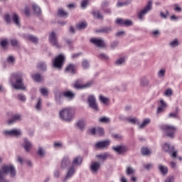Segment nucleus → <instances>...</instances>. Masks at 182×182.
<instances>
[{
	"label": "nucleus",
	"instance_id": "10",
	"mask_svg": "<svg viewBox=\"0 0 182 182\" xmlns=\"http://www.w3.org/2000/svg\"><path fill=\"white\" fill-rule=\"evenodd\" d=\"M49 42L53 45V46H55V48H60V45H59V43L58 42V36H56V33L51 32L49 34Z\"/></svg>",
	"mask_w": 182,
	"mask_h": 182
},
{
	"label": "nucleus",
	"instance_id": "5",
	"mask_svg": "<svg viewBox=\"0 0 182 182\" xmlns=\"http://www.w3.org/2000/svg\"><path fill=\"white\" fill-rule=\"evenodd\" d=\"M153 8V1H149L146 6L140 11V12L138 13V18L139 21H143L144 19V16L151 11Z\"/></svg>",
	"mask_w": 182,
	"mask_h": 182
},
{
	"label": "nucleus",
	"instance_id": "32",
	"mask_svg": "<svg viewBox=\"0 0 182 182\" xmlns=\"http://www.w3.org/2000/svg\"><path fill=\"white\" fill-rule=\"evenodd\" d=\"M125 63H126V58L120 57L119 58L116 60L115 65L116 66H122V65H124Z\"/></svg>",
	"mask_w": 182,
	"mask_h": 182
},
{
	"label": "nucleus",
	"instance_id": "59",
	"mask_svg": "<svg viewBox=\"0 0 182 182\" xmlns=\"http://www.w3.org/2000/svg\"><path fill=\"white\" fill-rule=\"evenodd\" d=\"M89 5V1L88 0H83L81 2V8H83V9H86V6Z\"/></svg>",
	"mask_w": 182,
	"mask_h": 182
},
{
	"label": "nucleus",
	"instance_id": "13",
	"mask_svg": "<svg viewBox=\"0 0 182 182\" xmlns=\"http://www.w3.org/2000/svg\"><path fill=\"white\" fill-rule=\"evenodd\" d=\"M82 163H83V158L80 156H75L71 162V166L74 167H79V166H82Z\"/></svg>",
	"mask_w": 182,
	"mask_h": 182
},
{
	"label": "nucleus",
	"instance_id": "50",
	"mask_svg": "<svg viewBox=\"0 0 182 182\" xmlns=\"http://www.w3.org/2000/svg\"><path fill=\"white\" fill-rule=\"evenodd\" d=\"M141 154H143V156H150L151 151L147 148H142Z\"/></svg>",
	"mask_w": 182,
	"mask_h": 182
},
{
	"label": "nucleus",
	"instance_id": "51",
	"mask_svg": "<svg viewBox=\"0 0 182 182\" xmlns=\"http://www.w3.org/2000/svg\"><path fill=\"white\" fill-rule=\"evenodd\" d=\"M160 16L163 19H167V17L170 16V12H168L167 10H166L165 13L164 12H161L160 13Z\"/></svg>",
	"mask_w": 182,
	"mask_h": 182
},
{
	"label": "nucleus",
	"instance_id": "42",
	"mask_svg": "<svg viewBox=\"0 0 182 182\" xmlns=\"http://www.w3.org/2000/svg\"><path fill=\"white\" fill-rule=\"evenodd\" d=\"M92 15L97 19H103V16L100 14V11L97 10L92 12Z\"/></svg>",
	"mask_w": 182,
	"mask_h": 182
},
{
	"label": "nucleus",
	"instance_id": "17",
	"mask_svg": "<svg viewBox=\"0 0 182 182\" xmlns=\"http://www.w3.org/2000/svg\"><path fill=\"white\" fill-rule=\"evenodd\" d=\"M70 158L68 156H64L60 164L61 168H68L70 166Z\"/></svg>",
	"mask_w": 182,
	"mask_h": 182
},
{
	"label": "nucleus",
	"instance_id": "19",
	"mask_svg": "<svg viewBox=\"0 0 182 182\" xmlns=\"http://www.w3.org/2000/svg\"><path fill=\"white\" fill-rule=\"evenodd\" d=\"M74 86L75 89H87L93 86V81H89L85 85H80V84H78L77 82H75Z\"/></svg>",
	"mask_w": 182,
	"mask_h": 182
},
{
	"label": "nucleus",
	"instance_id": "39",
	"mask_svg": "<svg viewBox=\"0 0 182 182\" xmlns=\"http://www.w3.org/2000/svg\"><path fill=\"white\" fill-rule=\"evenodd\" d=\"M150 124V119L147 118L145 119L142 123L139 125V129H144L146 126H148Z\"/></svg>",
	"mask_w": 182,
	"mask_h": 182
},
{
	"label": "nucleus",
	"instance_id": "23",
	"mask_svg": "<svg viewBox=\"0 0 182 182\" xmlns=\"http://www.w3.org/2000/svg\"><path fill=\"white\" fill-rule=\"evenodd\" d=\"M22 120V116L21 114H15L12 117L11 119H9L7 121L8 124H14V123H16V122H21Z\"/></svg>",
	"mask_w": 182,
	"mask_h": 182
},
{
	"label": "nucleus",
	"instance_id": "56",
	"mask_svg": "<svg viewBox=\"0 0 182 182\" xmlns=\"http://www.w3.org/2000/svg\"><path fill=\"white\" fill-rule=\"evenodd\" d=\"M173 95V90L171 88H168L165 91L164 95L169 97V96H171Z\"/></svg>",
	"mask_w": 182,
	"mask_h": 182
},
{
	"label": "nucleus",
	"instance_id": "6",
	"mask_svg": "<svg viewBox=\"0 0 182 182\" xmlns=\"http://www.w3.org/2000/svg\"><path fill=\"white\" fill-rule=\"evenodd\" d=\"M4 136H11L14 137H21L23 133L21 129H13L11 130H4L3 132Z\"/></svg>",
	"mask_w": 182,
	"mask_h": 182
},
{
	"label": "nucleus",
	"instance_id": "26",
	"mask_svg": "<svg viewBox=\"0 0 182 182\" xmlns=\"http://www.w3.org/2000/svg\"><path fill=\"white\" fill-rule=\"evenodd\" d=\"M149 79H147V77H142L140 78V86L141 87H147V86H149Z\"/></svg>",
	"mask_w": 182,
	"mask_h": 182
},
{
	"label": "nucleus",
	"instance_id": "2",
	"mask_svg": "<svg viewBox=\"0 0 182 182\" xmlns=\"http://www.w3.org/2000/svg\"><path fill=\"white\" fill-rule=\"evenodd\" d=\"M10 174V177L14 178L16 176V169L14 165L4 164L0 168V182H9L5 179V176Z\"/></svg>",
	"mask_w": 182,
	"mask_h": 182
},
{
	"label": "nucleus",
	"instance_id": "12",
	"mask_svg": "<svg viewBox=\"0 0 182 182\" xmlns=\"http://www.w3.org/2000/svg\"><path fill=\"white\" fill-rule=\"evenodd\" d=\"M90 42L98 48H105V41L103 39L93 38L90 40Z\"/></svg>",
	"mask_w": 182,
	"mask_h": 182
},
{
	"label": "nucleus",
	"instance_id": "40",
	"mask_svg": "<svg viewBox=\"0 0 182 182\" xmlns=\"http://www.w3.org/2000/svg\"><path fill=\"white\" fill-rule=\"evenodd\" d=\"M180 45V41H178V39L175 38L172 41L170 42L169 46L171 48H177Z\"/></svg>",
	"mask_w": 182,
	"mask_h": 182
},
{
	"label": "nucleus",
	"instance_id": "1",
	"mask_svg": "<svg viewBox=\"0 0 182 182\" xmlns=\"http://www.w3.org/2000/svg\"><path fill=\"white\" fill-rule=\"evenodd\" d=\"M23 76L25 75L21 72L14 73L11 75L10 82L14 89L16 90H26V86L23 84Z\"/></svg>",
	"mask_w": 182,
	"mask_h": 182
},
{
	"label": "nucleus",
	"instance_id": "35",
	"mask_svg": "<svg viewBox=\"0 0 182 182\" xmlns=\"http://www.w3.org/2000/svg\"><path fill=\"white\" fill-rule=\"evenodd\" d=\"M127 120L128 123H130L131 124H140V120L136 117L127 118Z\"/></svg>",
	"mask_w": 182,
	"mask_h": 182
},
{
	"label": "nucleus",
	"instance_id": "47",
	"mask_svg": "<svg viewBox=\"0 0 182 182\" xmlns=\"http://www.w3.org/2000/svg\"><path fill=\"white\" fill-rule=\"evenodd\" d=\"M36 110L41 112L42 110V99L39 98L38 101L36 105Z\"/></svg>",
	"mask_w": 182,
	"mask_h": 182
},
{
	"label": "nucleus",
	"instance_id": "4",
	"mask_svg": "<svg viewBox=\"0 0 182 182\" xmlns=\"http://www.w3.org/2000/svg\"><path fill=\"white\" fill-rule=\"evenodd\" d=\"M60 119L64 122H70L73 119V112L70 108H65L60 112Z\"/></svg>",
	"mask_w": 182,
	"mask_h": 182
},
{
	"label": "nucleus",
	"instance_id": "29",
	"mask_svg": "<svg viewBox=\"0 0 182 182\" xmlns=\"http://www.w3.org/2000/svg\"><path fill=\"white\" fill-rule=\"evenodd\" d=\"M63 94H62L60 92H57L55 94V100L58 105H60V103H62V102H63Z\"/></svg>",
	"mask_w": 182,
	"mask_h": 182
},
{
	"label": "nucleus",
	"instance_id": "18",
	"mask_svg": "<svg viewBox=\"0 0 182 182\" xmlns=\"http://www.w3.org/2000/svg\"><path fill=\"white\" fill-rule=\"evenodd\" d=\"M75 173H76V169L73 166H70L67 172V174L64 178V182L68 181V180H70L71 177H73L75 175Z\"/></svg>",
	"mask_w": 182,
	"mask_h": 182
},
{
	"label": "nucleus",
	"instance_id": "11",
	"mask_svg": "<svg viewBox=\"0 0 182 182\" xmlns=\"http://www.w3.org/2000/svg\"><path fill=\"white\" fill-rule=\"evenodd\" d=\"M110 146V140L100 141L95 144V149H107Z\"/></svg>",
	"mask_w": 182,
	"mask_h": 182
},
{
	"label": "nucleus",
	"instance_id": "24",
	"mask_svg": "<svg viewBox=\"0 0 182 182\" xmlns=\"http://www.w3.org/2000/svg\"><path fill=\"white\" fill-rule=\"evenodd\" d=\"M63 96L69 100L75 99L76 94L70 90L65 91L63 93Z\"/></svg>",
	"mask_w": 182,
	"mask_h": 182
},
{
	"label": "nucleus",
	"instance_id": "46",
	"mask_svg": "<svg viewBox=\"0 0 182 182\" xmlns=\"http://www.w3.org/2000/svg\"><path fill=\"white\" fill-rule=\"evenodd\" d=\"M11 46H14V48H19V46H21V44L19 43L18 41L16 39H11Z\"/></svg>",
	"mask_w": 182,
	"mask_h": 182
},
{
	"label": "nucleus",
	"instance_id": "31",
	"mask_svg": "<svg viewBox=\"0 0 182 182\" xmlns=\"http://www.w3.org/2000/svg\"><path fill=\"white\" fill-rule=\"evenodd\" d=\"M99 100L101 103H102L103 105H109V102H110V100L107 97H105L104 95H100L99 97Z\"/></svg>",
	"mask_w": 182,
	"mask_h": 182
},
{
	"label": "nucleus",
	"instance_id": "3",
	"mask_svg": "<svg viewBox=\"0 0 182 182\" xmlns=\"http://www.w3.org/2000/svg\"><path fill=\"white\" fill-rule=\"evenodd\" d=\"M161 130L166 133L168 137L171 139H174V136L176 134V132L177 131V128L175 126L170 124H163L161 126Z\"/></svg>",
	"mask_w": 182,
	"mask_h": 182
},
{
	"label": "nucleus",
	"instance_id": "41",
	"mask_svg": "<svg viewBox=\"0 0 182 182\" xmlns=\"http://www.w3.org/2000/svg\"><path fill=\"white\" fill-rule=\"evenodd\" d=\"M33 9L34 11V13L36 15H41V14H42V11L41 10V7H39L38 5L36 4H33Z\"/></svg>",
	"mask_w": 182,
	"mask_h": 182
},
{
	"label": "nucleus",
	"instance_id": "44",
	"mask_svg": "<svg viewBox=\"0 0 182 182\" xmlns=\"http://www.w3.org/2000/svg\"><path fill=\"white\" fill-rule=\"evenodd\" d=\"M158 77L163 79L166 76V69L161 68L157 73Z\"/></svg>",
	"mask_w": 182,
	"mask_h": 182
},
{
	"label": "nucleus",
	"instance_id": "30",
	"mask_svg": "<svg viewBox=\"0 0 182 182\" xmlns=\"http://www.w3.org/2000/svg\"><path fill=\"white\" fill-rule=\"evenodd\" d=\"M97 58H98V59H100V60H104V62H107V60H109V59H110L109 55L104 53H100L97 55Z\"/></svg>",
	"mask_w": 182,
	"mask_h": 182
},
{
	"label": "nucleus",
	"instance_id": "20",
	"mask_svg": "<svg viewBox=\"0 0 182 182\" xmlns=\"http://www.w3.org/2000/svg\"><path fill=\"white\" fill-rule=\"evenodd\" d=\"M162 149L165 153H168V154H171L173 151H174V146H171L170 144L164 143L162 145Z\"/></svg>",
	"mask_w": 182,
	"mask_h": 182
},
{
	"label": "nucleus",
	"instance_id": "16",
	"mask_svg": "<svg viewBox=\"0 0 182 182\" xmlns=\"http://www.w3.org/2000/svg\"><path fill=\"white\" fill-rule=\"evenodd\" d=\"M23 149H25L27 153H29L31 151V149H32V142L29 141L27 138H24L23 140V144H22Z\"/></svg>",
	"mask_w": 182,
	"mask_h": 182
},
{
	"label": "nucleus",
	"instance_id": "45",
	"mask_svg": "<svg viewBox=\"0 0 182 182\" xmlns=\"http://www.w3.org/2000/svg\"><path fill=\"white\" fill-rule=\"evenodd\" d=\"M87 26V23H86L85 22H81V23H79L78 24H77V28L80 31H82V29L86 28Z\"/></svg>",
	"mask_w": 182,
	"mask_h": 182
},
{
	"label": "nucleus",
	"instance_id": "27",
	"mask_svg": "<svg viewBox=\"0 0 182 182\" xmlns=\"http://www.w3.org/2000/svg\"><path fill=\"white\" fill-rule=\"evenodd\" d=\"M161 106L158 107L156 113L159 114V113H163L164 112V107H167V104L164 102V100H161L160 101Z\"/></svg>",
	"mask_w": 182,
	"mask_h": 182
},
{
	"label": "nucleus",
	"instance_id": "25",
	"mask_svg": "<svg viewBox=\"0 0 182 182\" xmlns=\"http://www.w3.org/2000/svg\"><path fill=\"white\" fill-rule=\"evenodd\" d=\"M110 154L107 152L100 154L96 155V158L100 160V161H106L107 160V157H109Z\"/></svg>",
	"mask_w": 182,
	"mask_h": 182
},
{
	"label": "nucleus",
	"instance_id": "33",
	"mask_svg": "<svg viewBox=\"0 0 182 182\" xmlns=\"http://www.w3.org/2000/svg\"><path fill=\"white\" fill-rule=\"evenodd\" d=\"M31 77L33 80H35L36 82H42V80H43V77H42V75H41V74H39V73L32 75Z\"/></svg>",
	"mask_w": 182,
	"mask_h": 182
},
{
	"label": "nucleus",
	"instance_id": "28",
	"mask_svg": "<svg viewBox=\"0 0 182 182\" xmlns=\"http://www.w3.org/2000/svg\"><path fill=\"white\" fill-rule=\"evenodd\" d=\"M112 27H105L101 29L96 30L97 33H110Z\"/></svg>",
	"mask_w": 182,
	"mask_h": 182
},
{
	"label": "nucleus",
	"instance_id": "34",
	"mask_svg": "<svg viewBox=\"0 0 182 182\" xmlns=\"http://www.w3.org/2000/svg\"><path fill=\"white\" fill-rule=\"evenodd\" d=\"M37 68H38V69H39L42 72H46L48 67H47L46 63L45 62H41L38 64Z\"/></svg>",
	"mask_w": 182,
	"mask_h": 182
},
{
	"label": "nucleus",
	"instance_id": "14",
	"mask_svg": "<svg viewBox=\"0 0 182 182\" xmlns=\"http://www.w3.org/2000/svg\"><path fill=\"white\" fill-rule=\"evenodd\" d=\"M100 168V162H92L90 166V170L92 174H97L99 169Z\"/></svg>",
	"mask_w": 182,
	"mask_h": 182
},
{
	"label": "nucleus",
	"instance_id": "7",
	"mask_svg": "<svg viewBox=\"0 0 182 182\" xmlns=\"http://www.w3.org/2000/svg\"><path fill=\"white\" fill-rule=\"evenodd\" d=\"M64 60L65 55L62 54H60L58 56L55 57L53 62L54 68H55L56 69H62Z\"/></svg>",
	"mask_w": 182,
	"mask_h": 182
},
{
	"label": "nucleus",
	"instance_id": "38",
	"mask_svg": "<svg viewBox=\"0 0 182 182\" xmlns=\"http://www.w3.org/2000/svg\"><path fill=\"white\" fill-rule=\"evenodd\" d=\"M27 39L33 42V43H38L39 39L38 37L33 36V35H28L27 36Z\"/></svg>",
	"mask_w": 182,
	"mask_h": 182
},
{
	"label": "nucleus",
	"instance_id": "49",
	"mask_svg": "<svg viewBox=\"0 0 182 182\" xmlns=\"http://www.w3.org/2000/svg\"><path fill=\"white\" fill-rule=\"evenodd\" d=\"M126 173L127 176H130L132 174H134V173H136V170H134L133 167L129 166L127 168Z\"/></svg>",
	"mask_w": 182,
	"mask_h": 182
},
{
	"label": "nucleus",
	"instance_id": "61",
	"mask_svg": "<svg viewBox=\"0 0 182 182\" xmlns=\"http://www.w3.org/2000/svg\"><path fill=\"white\" fill-rule=\"evenodd\" d=\"M4 21L6 22V23H11V16H9V14L4 16Z\"/></svg>",
	"mask_w": 182,
	"mask_h": 182
},
{
	"label": "nucleus",
	"instance_id": "55",
	"mask_svg": "<svg viewBox=\"0 0 182 182\" xmlns=\"http://www.w3.org/2000/svg\"><path fill=\"white\" fill-rule=\"evenodd\" d=\"M40 92L43 96H48V93H49V91L47 90V88L43 87L40 89Z\"/></svg>",
	"mask_w": 182,
	"mask_h": 182
},
{
	"label": "nucleus",
	"instance_id": "52",
	"mask_svg": "<svg viewBox=\"0 0 182 182\" xmlns=\"http://www.w3.org/2000/svg\"><path fill=\"white\" fill-rule=\"evenodd\" d=\"M7 63H10L11 65H14L15 63V58L12 55H10L7 58Z\"/></svg>",
	"mask_w": 182,
	"mask_h": 182
},
{
	"label": "nucleus",
	"instance_id": "37",
	"mask_svg": "<svg viewBox=\"0 0 182 182\" xmlns=\"http://www.w3.org/2000/svg\"><path fill=\"white\" fill-rule=\"evenodd\" d=\"M68 12L65 11V10L60 9L58 11V16L61 18H68Z\"/></svg>",
	"mask_w": 182,
	"mask_h": 182
},
{
	"label": "nucleus",
	"instance_id": "62",
	"mask_svg": "<svg viewBox=\"0 0 182 182\" xmlns=\"http://www.w3.org/2000/svg\"><path fill=\"white\" fill-rule=\"evenodd\" d=\"M117 46H119V41H113L111 43L112 49H116V48H117Z\"/></svg>",
	"mask_w": 182,
	"mask_h": 182
},
{
	"label": "nucleus",
	"instance_id": "22",
	"mask_svg": "<svg viewBox=\"0 0 182 182\" xmlns=\"http://www.w3.org/2000/svg\"><path fill=\"white\" fill-rule=\"evenodd\" d=\"M65 73H70L75 75L76 73V66L74 64H69L66 66L65 70Z\"/></svg>",
	"mask_w": 182,
	"mask_h": 182
},
{
	"label": "nucleus",
	"instance_id": "48",
	"mask_svg": "<svg viewBox=\"0 0 182 182\" xmlns=\"http://www.w3.org/2000/svg\"><path fill=\"white\" fill-rule=\"evenodd\" d=\"M100 123H110V118L107 117H102L99 118Z\"/></svg>",
	"mask_w": 182,
	"mask_h": 182
},
{
	"label": "nucleus",
	"instance_id": "21",
	"mask_svg": "<svg viewBox=\"0 0 182 182\" xmlns=\"http://www.w3.org/2000/svg\"><path fill=\"white\" fill-rule=\"evenodd\" d=\"M11 20L16 26H21V17L19 16V14L16 13L13 14L11 16Z\"/></svg>",
	"mask_w": 182,
	"mask_h": 182
},
{
	"label": "nucleus",
	"instance_id": "36",
	"mask_svg": "<svg viewBox=\"0 0 182 182\" xmlns=\"http://www.w3.org/2000/svg\"><path fill=\"white\" fill-rule=\"evenodd\" d=\"M159 171H161V174L164 176H166L167 173H168V168L167 166H163V165H159Z\"/></svg>",
	"mask_w": 182,
	"mask_h": 182
},
{
	"label": "nucleus",
	"instance_id": "15",
	"mask_svg": "<svg viewBox=\"0 0 182 182\" xmlns=\"http://www.w3.org/2000/svg\"><path fill=\"white\" fill-rule=\"evenodd\" d=\"M90 133L93 135L97 134V136H105V129L97 127V128H92L90 130Z\"/></svg>",
	"mask_w": 182,
	"mask_h": 182
},
{
	"label": "nucleus",
	"instance_id": "9",
	"mask_svg": "<svg viewBox=\"0 0 182 182\" xmlns=\"http://www.w3.org/2000/svg\"><path fill=\"white\" fill-rule=\"evenodd\" d=\"M112 150L118 154H124L129 151V148L125 145H117L115 146H112Z\"/></svg>",
	"mask_w": 182,
	"mask_h": 182
},
{
	"label": "nucleus",
	"instance_id": "54",
	"mask_svg": "<svg viewBox=\"0 0 182 182\" xmlns=\"http://www.w3.org/2000/svg\"><path fill=\"white\" fill-rule=\"evenodd\" d=\"M18 100L21 102H26V96L23 94H19L17 95Z\"/></svg>",
	"mask_w": 182,
	"mask_h": 182
},
{
	"label": "nucleus",
	"instance_id": "63",
	"mask_svg": "<svg viewBox=\"0 0 182 182\" xmlns=\"http://www.w3.org/2000/svg\"><path fill=\"white\" fill-rule=\"evenodd\" d=\"M0 45L2 48H5V46H6V45H8V40L4 39V40L1 41L0 42Z\"/></svg>",
	"mask_w": 182,
	"mask_h": 182
},
{
	"label": "nucleus",
	"instance_id": "8",
	"mask_svg": "<svg viewBox=\"0 0 182 182\" xmlns=\"http://www.w3.org/2000/svg\"><path fill=\"white\" fill-rule=\"evenodd\" d=\"M87 103L89 107L91 109H93V110H95L96 112L99 110V107L97 106V102H96V97L95 95H90L87 97Z\"/></svg>",
	"mask_w": 182,
	"mask_h": 182
},
{
	"label": "nucleus",
	"instance_id": "64",
	"mask_svg": "<svg viewBox=\"0 0 182 182\" xmlns=\"http://www.w3.org/2000/svg\"><path fill=\"white\" fill-rule=\"evenodd\" d=\"M165 182H174V176H169L165 180Z\"/></svg>",
	"mask_w": 182,
	"mask_h": 182
},
{
	"label": "nucleus",
	"instance_id": "43",
	"mask_svg": "<svg viewBox=\"0 0 182 182\" xmlns=\"http://www.w3.org/2000/svg\"><path fill=\"white\" fill-rule=\"evenodd\" d=\"M37 154L39 157H45V149L42 146L38 147Z\"/></svg>",
	"mask_w": 182,
	"mask_h": 182
},
{
	"label": "nucleus",
	"instance_id": "53",
	"mask_svg": "<svg viewBox=\"0 0 182 182\" xmlns=\"http://www.w3.org/2000/svg\"><path fill=\"white\" fill-rule=\"evenodd\" d=\"M82 65L83 69H87L89 68V66H90V64L89 63V61H87V60H84L82 61Z\"/></svg>",
	"mask_w": 182,
	"mask_h": 182
},
{
	"label": "nucleus",
	"instance_id": "58",
	"mask_svg": "<svg viewBox=\"0 0 182 182\" xmlns=\"http://www.w3.org/2000/svg\"><path fill=\"white\" fill-rule=\"evenodd\" d=\"M112 136L114 137V139H115L116 140H122L123 139V135L120 134H113Z\"/></svg>",
	"mask_w": 182,
	"mask_h": 182
},
{
	"label": "nucleus",
	"instance_id": "57",
	"mask_svg": "<svg viewBox=\"0 0 182 182\" xmlns=\"http://www.w3.org/2000/svg\"><path fill=\"white\" fill-rule=\"evenodd\" d=\"M77 126L81 130L85 127V121L80 120L77 123Z\"/></svg>",
	"mask_w": 182,
	"mask_h": 182
},
{
	"label": "nucleus",
	"instance_id": "60",
	"mask_svg": "<svg viewBox=\"0 0 182 182\" xmlns=\"http://www.w3.org/2000/svg\"><path fill=\"white\" fill-rule=\"evenodd\" d=\"M143 167H144L146 170H151V168H153V164H144Z\"/></svg>",
	"mask_w": 182,
	"mask_h": 182
}]
</instances>
